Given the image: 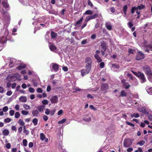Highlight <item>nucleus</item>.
<instances>
[{
    "label": "nucleus",
    "instance_id": "nucleus-64",
    "mask_svg": "<svg viewBox=\"0 0 152 152\" xmlns=\"http://www.w3.org/2000/svg\"><path fill=\"white\" fill-rule=\"evenodd\" d=\"M43 118L44 121H47L48 120V117L46 115H44L43 116Z\"/></svg>",
    "mask_w": 152,
    "mask_h": 152
},
{
    "label": "nucleus",
    "instance_id": "nucleus-24",
    "mask_svg": "<svg viewBox=\"0 0 152 152\" xmlns=\"http://www.w3.org/2000/svg\"><path fill=\"white\" fill-rule=\"evenodd\" d=\"M85 67L86 69H87V70L89 73L91 69V65H89V64H86Z\"/></svg>",
    "mask_w": 152,
    "mask_h": 152
},
{
    "label": "nucleus",
    "instance_id": "nucleus-62",
    "mask_svg": "<svg viewBox=\"0 0 152 152\" xmlns=\"http://www.w3.org/2000/svg\"><path fill=\"white\" fill-rule=\"evenodd\" d=\"M55 109H54L53 110H51L50 112V114L51 115V116H53V115H54L55 113Z\"/></svg>",
    "mask_w": 152,
    "mask_h": 152
},
{
    "label": "nucleus",
    "instance_id": "nucleus-53",
    "mask_svg": "<svg viewBox=\"0 0 152 152\" xmlns=\"http://www.w3.org/2000/svg\"><path fill=\"white\" fill-rule=\"evenodd\" d=\"M96 34H92L90 37L92 39H96Z\"/></svg>",
    "mask_w": 152,
    "mask_h": 152
},
{
    "label": "nucleus",
    "instance_id": "nucleus-20",
    "mask_svg": "<svg viewBox=\"0 0 152 152\" xmlns=\"http://www.w3.org/2000/svg\"><path fill=\"white\" fill-rule=\"evenodd\" d=\"M20 101L21 102H25L27 101V98L25 96H21L20 97Z\"/></svg>",
    "mask_w": 152,
    "mask_h": 152
},
{
    "label": "nucleus",
    "instance_id": "nucleus-23",
    "mask_svg": "<svg viewBox=\"0 0 152 152\" xmlns=\"http://www.w3.org/2000/svg\"><path fill=\"white\" fill-rule=\"evenodd\" d=\"M105 26L107 29L111 31L112 29V27L110 24L107 23L105 24Z\"/></svg>",
    "mask_w": 152,
    "mask_h": 152
},
{
    "label": "nucleus",
    "instance_id": "nucleus-43",
    "mask_svg": "<svg viewBox=\"0 0 152 152\" xmlns=\"http://www.w3.org/2000/svg\"><path fill=\"white\" fill-rule=\"evenodd\" d=\"M23 107L26 110L29 109L30 108V107L27 104H24L23 105Z\"/></svg>",
    "mask_w": 152,
    "mask_h": 152
},
{
    "label": "nucleus",
    "instance_id": "nucleus-30",
    "mask_svg": "<svg viewBox=\"0 0 152 152\" xmlns=\"http://www.w3.org/2000/svg\"><path fill=\"white\" fill-rule=\"evenodd\" d=\"M40 139L42 141H43L45 139V136L44 133H41L40 134Z\"/></svg>",
    "mask_w": 152,
    "mask_h": 152
},
{
    "label": "nucleus",
    "instance_id": "nucleus-17",
    "mask_svg": "<svg viewBox=\"0 0 152 152\" xmlns=\"http://www.w3.org/2000/svg\"><path fill=\"white\" fill-rule=\"evenodd\" d=\"M26 67V66L25 64H20V65L17 67V69L18 70H20L21 69H25Z\"/></svg>",
    "mask_w": 152,
    "mask_h": 152
},
{
    "label": "nucleus",
    "instance_id": "nucleus-39",
    "mask_svg": "<svg viewBox=\"0 0 152 152\" xmlns=\"http://www.w3.org/2000/svg\"><path fill=\"white\" fill-rule=\"evenodd\" d=\"M58 80H53L52 81V84L53 85L58 86Z\"/></svg>",
    "mask_w": 152,
    "mask_h": 152
},
{
    "label": "nucleus",
    "instance_id": "nucleus-19",
    "mask_svg": "<svg viewBox=\"0 0 152 152\" xmlns=\"http://www.w3.org/2000/svg\"><path fill=\"white\" fill-rule=\"evenodd\" d=\"M49 48L51 51H54L57 49V47L53 44H52L49 47Z\"/></svg>",
    "mask_w": 152,
    "mask_h": 152
},
{
    "label": "nucleus",
    "instance_id": "nucleus-3",
    "mask_svg": "<svg viewBox=\"0 0 152 152\" xmlns=\"http://www.w3.org/2000/svg\"><path fill=\"white\" fill-rule=\"evenodd\" d=\"M132 72L135 76L138 77H140V80L142 81V82H145V77L143 73H142V72H140V71H138L137 73V72H134L133 71H132Z\"/></svg>",
    "mask_w": 152,
    "mask_h": 152
},
{
    "label": "nucleus",
    "instance_id": "nucleus-25",
    "mask_svg": "<svg viewBox=\"0 0 152 152\" xmlns=\"http://www.w3.org/2000/svg\"><path fill=\"white\" fill-rule=\"evenodd\" d=\"M123 85L125 89H128L130 87L129 84H128V83H125Z\"/></svg>",
    "mask_w": 152,
    "mask_h": 152
},
{
    "label": "nucleus",
    "instance_id": "nucleus-37",
    "mask_svg": "<svg viewBox=\"0 0 152 152\" xmlns=\"http://www.w3.org/2000/svg\"><path fill=\"white\" fill-rule=\"evenodd\" d=\"M42 102V103L43 104V105H45L48 104V101L47 99L43 100Z\"/></svg>",
    "mask_w": 152,
    "mask_h": 152
},
{
    "label": "nucleus",
    "instance_id": "nucleus-48",
    "mask_svg": "<svg viewBox=\"0 0 152 152\" xmlns=\"http://www.w3.org/2000/svg\"><path fill=\"white\" fill-rule=\"evenodd\" d=\"M10 116H12L14 115L15 111L13 110H11L10 111Z\"/></svg>",
    "mask_w": 152,
    "mask_h": 152
},
{
    "label": "nucleus",
    "instance_id": "nucleus-38",
    "mask_svg": "<svg viewBox=\"0 0 152 152\" xmlns=\"http://www.w3.org/2000/svg\"><path fill=\"white\" fill-rule=\"evenodd\" d=\"M21 113L23 115H27L28 113V111H26V110H22L21 111Z\"/></svg>",
    "mask_w": 152,
    "mask_h": 152
},
{
    "label": "nucleus",
    "instance_id": "nucleus-54",
    "mask_svg": "<svg viewBox=\"0 0 152 152\" xmlns=\"http://www.w3.org/2000/svg\"><path fill=\"white\" fill-rule=\"evenodd\" d=\"M87 42V39H84L81 41V44L82 45H84V44H86Z\"/></svg>",
    "mask_w": 152,
    "mask_h": 152
},
{
    "label": "nucleus",
    "instance_id": "nucleus-12",
    "mask_svg": "<svg viewBox=\"0 0 152 152\" xmlns=\"http://www.w3.org/2000/svg\"><path fill=\"white\" fill-rule=\"evenodd\" d=\"M92 60L91 58L89 57H87L85 59V63L87 64H89L91 66Z\"/></svg>",
    "mask_w": 152,
    "mask_h": 152
},
{
    "label": "nucleus",
    "instance_id": "nucleus-29",
    "mask_svg": "<svg viewBox=\"0 0 152 152\" xmlns=\"http://www.w3.org/2000/svg\"><path fill=\"white\" fill-rule=\"evenodd\" d=\"M128 7L126 5H125L123 7V11L125 15H126V13L127 10V9Z\"/></svg>",
    "mask_w": 152,
    "mask_h": 152
},
{
    "label": "nucleus",
    "instance_id": "nucleus-41",
    "mask_svg": "<svg viewBox=\"0 0 152 152\" xmlns=\"http://www.w3.org/2000/svg\"><path fill=\"white\" fill-rule=\"evenodd\" d=\"M145 141L144 140H141L137 143V144H139L140 146H142L144 145Z\"/></svg>",
    "mask_w": 152,
    "mask_h": 152
},
{
    "label": "nucleus",
    "instance_id": "nucleus-34",
    "mask_svg": "<svg viewBox=\"0 0 152 152\" xmlns=\"http://www.w3.org/2000/svg\"><path fill=\"white\" fill-rule=\"evenodd\" d=\"M98 15H99L97 14H95L93 15H91V19H94L95 18H98Z\"/></svg>",
    "mask_w": 152,
    "mask_h": 152
},
{
    "label": "nucleus",
    "instance_id": "nucleus-42",
    "mask_svg": "<svg viewBox=\"0 0 152 152\" xmlns=\"http://www.w3.org/2000/svg\"><path fill=\"white\" fill-rule=\"evenodd\" d=\"M20 113L18 112H17L15 113V118H18L19 117H20Z\"/></svg>",
    "mask_w": 152,
    "mask_h": 152
},
{
    "label": "nucleus",
    "instance_id": "nucleus-8",
    "mask_svg": "<svg viewBox=\"0 0 152 152\" xmlns=\"http://www.w3.org/2000/svg\"><path fill=\"white\" fill-rule=\"evenodd\" d=\"M52 68L53 71L55 72L58 71V70L60 65L56 64V63H52Z\"/></svg>",
    "mask_w": 152,
    "mask_h": 152
},
{
    "label": "nucleus",
    "instance_id": "nucleus-58",
    "mask_svg": "<svg viewBox=\"0 0 152 152\" xmlns=\"http://www.w3.org/2000/svg\"><path fill=\"white\" fill-rule=\"evenodd\" d=\"M12 94V92L11 90H10V91H8L7 92V95H8V96H10Z\"/></svg>",
    "mask_w": 152,
    "mask_h": 152
},
{
    "label": "nucleus",
    "instance_id": "nucleus-15",
    "mask_svg": "<svg viewBox=\"0 0 152 152\" xmlns=\"http://www.w3.org/2000/svg\"><path fill=\"white\" fill-rule=\"evenodd\" d=\"M7 38L6 37H2L0 38V42L2 44H4L7 42Z\"/></svg>",
    "mask_w": 152,
    "mask_h": 152
},
{
    "label": "nucleus",
    "instance_id": "nucleus-56",
    "mask_svg": "<svg viewBox=\"0 0 152 152\" xmlns=\"http://www.w3.org/2000/svg\"><path fill=\"white\" fill-rule=\"evenodd\" d=\"M37 91L38 93H42L43 92V90L40 88H38L37 89Z\"/></svg>",
    "mask_w": 152,
    "mask_h": 152
},
{
    "label": "nucleus",
    "instance_id": "nucleus-55",
    "mask_svg": "<svg viewBox=\"0 0 152 152\" xmlns=\"http://www.w3.org/2000/svg\"><path fill=\"white\" fill-rule=\"evenodd\" d=\"M8 109V107L7 106H5L3 107L2 110L4 112H6Z\"/></svg>",
    "mask_w": 152,
    "mask_h": 152
},
{
    "label": "nucleus",
    "instance_id": "nucleus-21",
    "mask_svg": "<svg viewBox=\"0 0 152 152\" xmlns=\"http://www.w3.org/2000/svg\"><path fill=\"white\" fill-rule=\"evenodd\" d=\"M9 131L7 129H4L2 132L3 134L5 136L9 135Z\"/></svg>",
    "mask_w": 152,
    "mask_h": 152
},
{
    "label": "nucleus",
    "instance_id": "nucleus-63",
    "mask_svg": "<svg viewBox=\"0 0 152 152\" xmlns=\"http://www.w3.org/2000/svg\"><path fill=\"white\" fill-rule=\"evenodd\" d=\"M63 70H64V71H67L68 70V69L67 67V66H63Z\"/></svg>",
    "mask_w": 152,
    "mask_h": 152
},
{
    "label": "nucleus",
    "instance_id": "nucleus-4",
    "mask_svg": "<svg viewBox=\"0 0 152 152\" xmlns=\"http://www.w3.org/2000/svg\"><path fill=\"white\" fill-rule=\"evenodd\" d=\"M145 56L144 53H142L140 51L137 52V54L136 56V59L137 60H140L145 58Z\"/></svg>",
    "mask_w": 152,
    "mask_h": 152
},
{
    "label": "nucleus",
    "instance_id": "nucleus-47",
    "mask_svg": "<svg viewBox=\"0 0 152 152\" xmlns=\"http://www.w3.org/2000/svg\"><path fill=\"white\" fill-rule=\"evenodd\" d=\"M88 5L90 6L91 7H93V5L90 0H88Z\"/></svg>",
    "mask_w": 152,
    "mask_h": 152
},
{
    "label": "nucleus",
    "instance_id": "nucleus-14",
    "mask_svg": "<svg viewBox=\"0 0 152 152\" xmlns=\"http://www.w3.org/2000/svg\"><path fill=\"white\" fill-rule=\"evenodd\" d=\"M45 105H40L37 107V109H38L39 111L42 112L43 111L45 110Z\"/></svg>",
    "mask_w": 152,
    "mask_h": 152
},
{
    "label": "nucleus",
    "instance_id": "nucleus-2",
    "mask_svg": "<svg viewBox=\"0 0 152 152\" xmlns=\"http://www.w3.org/2000/svg\"><path fill=\"white\" fill-rule=\"evenodd\" d=\"M101 54L103 56L105 55V52L107 50V45L105 42H101Z\"/></svg>",
    "mask_w": 152,
    "mask_h": 152
},
{
    "label": "nucleus",
    "instance_id": "nucleus-32",
    "mask_svg": "<svg viewBox=\"0 0 152 152\" xmlns=\"http://www.w3.org/2000/svg\"><path fill=\"white\" fill-rule=\"evenodd\" d=\"M126 92L124 90H122L121 92L120 96H126Z\"/></svg>",
    "mask_w": 152,
    "mask_h": 152
},
{
    "label": "nucleus",
    "instance_id": "nucleus-18",
    "mask_svg": "<svg viewBox=\"0 0 152 152\" xmlns=\"http://www.w3.org/2000/svg\"><path fill=\"white\" fill-rule=\"evenodd\" d=\"M32 114L34 116H38L39 114L38 110H33L32 112Z\"/></svg>",
    "mask_w": 152,
    "mask_h": 152
},
{
    "label": "nucleus",
    "instance_id": "nucleus-49",
    "mask_svg": "<svg viewBox=\"0 0 152 152\" xmlns=\"http://www.w3.org/2000/svg\"><path fill=\"white\" fill-rule=\"evenodd\" d=\"M91 15H89V16H87L86 18V19L85 20V21H86V22L90 20H91Z\"/></svg>",
    "mask_w": 152,
    "mask_h": 152
},
{
    "label": "nucleus",
    "instance_id": "nucleus-31",
    "mask_svg": "<svg viewBox=\"0 0 152 152\" xmlns=\"http://www.w3.org/2000/svg\"><path fill=\"white\" fill-rule=\"evenodd\" d=\"M130 116L131 117L133 118V117H134L135 118H137L139 117V113H134L133 114H131L130 115Z\"/></svg>",
    "mask_w": 152,
    "mask_h": 152
},
{
    "label": "nucleus",
    "instance_id": "nucleus-22",
    "mask_svg": "<svg viewBox=\"0 0 152 152\" xmlns=\"http://www.w3.org/2000/svg\"><path fill=\"white\" fill-rule=\"evenodd\" d=\"M2 5L3 7H4L5 8H8L9 7V5L7 3V2L5 1H3Z\"/></svg>",
    "mask_w": 152,
    "mask_h": 152
},
{
    "label": "nucleus",
    "instance_id": "nucleus-9",
    "mask_svg": "<svg viewBox=\"0 0 152 152\" xmlns=\"http://www.w3.org/2000/svg\"><path fill=\"white\" fill-rule=\"evenodd\" d=\"M138 110L140 112H142L144 114H148V113L146 109L144 107H142L140 108H138Z\"/></svg>",
    "mask_w": 152,
    "mask_h": 152
},
{
    "label": "nucleus",
    "instance_id": "nucleus-57",
    "mask_svg": "<svg viewBox=\"0 0 152 152\" xmlns=\"http://www.w3.org/2000/svg\"><path fill=\"white\" fill-rule=\"evenodd\" d=\"M126 123L127 124H128V125H129L130 126H134V125L133 124H132V123H130V122H128V121H126Z\"/></svg>",
    "mask_w": 152,
    "mask_h": 152
},
{
    "label": "nucleus",
    "instance_id": "nucleus-51",
    "mask_svg": "<svg viewBox=\"0 0 152 152\" xmlns=\"http://www.w3.org/2000/svg\"><path fill=\"white\" fill-rule=\"evenodd\" d=\"M50 110L49 109L47 108L45 110V113L46 115H49L50 113Z\"/></svg>",
    "mask_w": 152,
    "mask_h": 152
},
{
    "label": "nucleus",
    "instance_id": "nucleus-6",
    "mask_svg": "<svg viewBox=\"0 0 152 152\" xmlns=\"http://www.w3.org/2000/svg\"><path fill=\"white\" fill-rule=\"evenodd\" d=\"M144 50L146 52L149 53L150 51H152V45H147L144 46Z\"/></svg>",
    "mask_w": 152,
    "mask_h": 152
},
{
    "label": "nucleus",
    "instance_id": "nucleus-13",
    "mask_svg": "<svg viewBox=\"0 0 152 152\" xmlns=\"http://www.w3.org/2000/svg\"><path fill=\"white\" fill-rule=\"evenodd\" d=\"M94 57L96 59L98 63L102 61V60L101 57L99 56V54H95L94 55Z\"/></svg>",
    "mask_w": 152,
    "mask_h": 152
},
{
    "label": "nucleus",
    "instance_id": "nucleus-59",
    "mask_svg": "<svg viewBox=\"0 0 152 152\" xmlns=\"http://www.w3.org/2000/svg\"><path fill=\"white\" fill-rule=\"evenodd\" d=\"M128 52L129 54L134 53V50L132 49H129L128 50Z\"/></svg>",
    "mask_w": 152,
    "mask_h": 152
},
{
    "label": "nucleus",
    "instance_id": "nucleus-27",
    "mask_svg": "<svg viewBox=\"0 0 152 152\" xmlns=\"http://www.w3.org/2000/svg\"><path fill=\"white\" fill-rule=\"evenodd\" d=\"M32 122L33 123L34 126H36L37 125L38 122V120L37 118H34L32 120Z\"/></svg>",
    "mask_w": 152,
    "mask_h": 152
},
{
    "label": "nucleus",
    "instance_id": "nucleus-61",
    "mask_svg": "<svg viewBox=\"0 0 152 152\" xmlns=\"http://www.w3.org/2000/svg\"><path fill=\"white\" fill-rule=\"evenodd\" d=\"M11 129L12 130L15 131V132H16L17 130V128L15 126H12Z\"/></svg>",
    "mask_w": 152,
    "mask_h": 152
},
{
    "label": "nucleus",
    "instance_id": "nucleus-33",
    "mask_svg": "<svg viewBox=\"0 0 152 152\" xmlns=\"http://www.w3.org/2000/svg\"><path fill=\"white\" fill-rule=\"evenodd\" d=\"M137 10H138V7H132V9H131V13H134L135 12V11Z\"/></svg>",
    "mask_w": 152,
    "mask_h": 152
},
{
    "label": "nucleus",
    "instance_id": "nucleus-60",
    "mask_svg": "<svg viewBox=\"0 0 152 152\" xmlns=\"http://www.w3.org/2000/svg\"><path fill=\"white\" fill-rule=\"evenodd\" d=\"M4 91V88L3 86H0V93H3Z\"/></svg>",
    "mask_w": 152,
    "mask_h": 152
},
{
    "label": "nucleus",
    "instance_id": "nucleus-7",
    "mask_svg": "<svg viewBox=\"0 0 152 152\" xmlns=\"http://www.w3.org/2000/svg\"><path fill=\"white\" fill-rule=\"evenodd\" d=\"M50 102L52 103H57L58 102V97L57 96H52L50 99Z\"/></svg>",
    "mask_w": 152,
    "mask_h": 152
},
{
    "label": "nucleus",
    "instance_id": "nucleus-5",
    "mask_svg": "<svg viewBox=\"0 0 152 152\" xmlns=\"http://www.w3.org/2000/svg\"><path fill=\"white\" fill-rule=\"evenodd\" d=\"M132 142L131 140L130 139H127L124 140L123 145L124 147H129L132 144Z\"/></svg>",
    "mask_w": 152,
    "mask_h": 152
},
{
    "label": "nucleus",
    "instance_id": "nucleus-11",
    "mask_svg": "<svg viewBox=\"0 0 152 152\" xmlns=\"http://www.w3.org/2000/svg\"><path fill=\"white\" fill-rule=\"evenodd\" d=\"M83 20V17H82L80 18V19L78 20L77 21H76L75 23H74V25L75 26H81V24Z\"/></svg>",
    "mask_w": 152,
    "mask_h": 152
},
{
    "label": "nucleus",
    "instance_id": "nucleus-1",
    "mask_svg": "<svg viewBox=\"0 0 152 152\" xmlns=\"http://www.w3.org/2000/svg\"><path fill=\"white\" fill-rule=\"evenodd\" d=\"M142 70L148 76H152V72L151 71V69L150 66L148 65H145L142 67Z\"/></svg>",
    "mask_w": 152,
    "mask_h": 152
},
{
    "label": "nucleus",
    "instance_id": "nucleus-28",
    "mask_svg": "<svg viewBox=\"0 0 152 152\" xmlns=\"http://www.w3.org/2000/svg\"><path fill=\"white\" fill-rule=\"evenodd\" d=\"M18 123L21 126H24L25 123L23 122V120L21 119H20L18 121Z\"/></svg>",
    "mask_w": 152,
    "mask_h": 152
},
{
    "label": "nucleus",
    "instance_id": "nucleus-45",
    "mask_svg": "<svg viewBox=\"0 0 152 152\" xmlns=\"http://www.w3.org/2000/svg\"><path fill=\"white\" fill-rule=\"evenodd\" d=\"M127 25H128L129 27V28H132V27L133 25V24L131 22V21H129V22H128L127 23Z\"/></svg>",
    "mask_w": 152,
    "mask_h": 152
},
{
    "label": "nucleus",
    "instance_id": "nucleus-44",
    "mask_svg": "<svg viewBox=\"0 0 152 152\" xmlns=\"http://www.w3.org/2000/svg\"><path fill=\"white\" fill-rule=\"evenodd\" d=\"M57 36L56 33H54V32L52 31L51 32V36L52 38H55Z\"/></svg>",
    "mask_w": 152,
    "mask_h": 152
},
{
    "label": "nucleus",
    "instance_id": "nucleus-10",
    "mask_svg": "<svg viewBox=\"0 0 152 152\" xmlns=\"http://www.w3.org/2000/svg\"><path fill=\"white\" fill-rule=\"evenodd\" d=\"M101 88L102 90H107L109 88V86L106 83H103L101 85Z\"/></svg>",
    "mask_w": 152,
    "mask_h": 152
},
{
    "label": "nucleus",
    "instance_id": "nucleus-50",
    "mask_svg": "<svg viewBox=\"0 0 152 152\" xmlns=\"http://www.w3.org/2000/svg\"><path fill=\"white\" fill-rule=\"evenodd\" d=\"M28 90L31 93H34L35 91V90L32 87H29Z\"/></svg>",
    "mask_w": 152,
    "mask_h": 152
},
{
    "label": "nucleus",
    "instance_id": "nucleus-26",
    "mask_svg": "<svg viewBox=\"0 0 152 152\" xmlns=\"http://www.w3.org/2000/svg\"><path fill=\"white\" fill-rule=\"evenodd\" d=\"M93 13V12L91 10H87L84 13L86 15H91Z\"/></svg>",
    "mask_w": 152,
    "mask_h": 152
},
{
    "label": "nucleus",
    "instance_id": "nucleus-16",
    "mask_svg": "<svg viewBox=\"0 0 152 152\" xmlns=\"http://www.w3.org/2000/svg\"><path fill=\"white\" fill-rule=\"evenodd\" d=\"M88 73H89V72L88 71H87V69H82L81 70V75L83 76H84V75Z\"/></svg>",
    "mask_w": 152,
    "mask_h": 152
},
{
    "label": "nucleus",
    "instance_id": "nucleus-40",
    "mask_svg": "<svg viewBox=\"0 0 152 152\" xmlns=\"http://www.w3.org/2000/svg\"><path fill=\"white\" fill-rule=\"evenodd\" d=\"M104 65L105 64L104 62H100V63L99 64V66L100 68H101V69H102V68L104 67Z\"/></svg>",
    "mask_w": 152,
    "mask_h": 152
},
{
    "label": "nucleus",
    "instance_id": "nucleus-46",
    "mask_svg": "<svg viewBox=\"0 0 152 152\" xmlns=\"http://www.w3.org/2000/svg\"><path fill=\"white\" fill-rule=\"evenodd\" d=\"M11 121V119L10 118H8H8H5V119L4 120V122L6 123H8V122H10Z\"/></svg>",
    "mask_w": 152,
    "mask_h": 152
},
{
    "label": "nucleus",
    "instance_id": "nucleus-36",
    "mask_svg": "<svg viewBox=\"0 0 152 152\" xmlns=\"http://www.w3.org/2000/svg\"><path fill=\"white\" fill-rule=\"evenodd\" d=\"M137 7L138 8V9L141 10L144 9L145 7V6L144 5L141 4L140 6H138Z\"/></svg>",
    "mask_w": 152,
    "mask_h": 152
},
{
    "label": "nucleus",
    "instance_id": "nucleus-52",
    "mask_svg": "<svg viewBox=\"0 0 152 152\" xmlns=\"http://www.w3.org/2000/svg\"><path fill=\"white\" fill-rule=\"evenodd\" d=\"M66 118H63L61 120L59 121L58 122V124H63L64 122H66Z\"/></svg>",
    "mask_w": 152,
    "mask_h": 152
},
{
    "label": "nucleus",
    "instance_id": "nucleus-35",
    "mask_svg": "<svg viewBox=\"0 0 152 152\" xmlns=\"http://www.w3.org/2000/svg\"><path fill=\"white\" fill-rule=\"evenodd\" d=\"M23 145L26 147L27 145V141L26 139H24L23 140Z\"/></svg>",
    "mask_w": 152,
    "mask_h": 152
}]
</instances>
